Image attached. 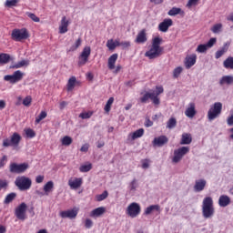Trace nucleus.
Listing matches in <instances>:
<instances>
[{
	"instance_id": "nucleus-1",
	"label": "nucleus",
	"mask_w": 233,
	"mask_h": 233,
	"mask_svg": "<svg viewBox=\"0 0 233 233\" xmlns=\"http://www.w3.org/2000/svg\"><path fill=\"white\" fill-rule=\"evenodd\" d=\"M161 43H163V38L159 36L153 38L150 49L145 53L146 57H148V59H157L163 54Z\"/></svg>"
},
{
	"instance_id": "nucleus-2",
	"label": "nucleus",
	"mask_w": 233,
	"mask_h": 233,
	"mask_svg": "<svg viewBox=\"0 0 233 233\" xmlns=\"http://www.w3.org/2000/svg\"><path fill=\"white\" fill-rule=\"evenodd\" d=\"M216 209L214 208V200L212 197H206L202 201V216L205 219H210L214 218Z\"/></svg>"
},
{
	"instance_id": "nucleus-3",
	"label": "nucleus",
	"mask_w": 233,
	"mask_h": 233,
	"mask_svg": "<svg viewBox=\"0 0 233 233\" xmlns=\"http://www.w3.org/2000/svg\"><path fill=\"white\" fill-rule=\"evenodd\" d=\"M223 110V104L221 102H216L212 105L208 111V119L209 121H214V119L221 116V111Z\"/></svg>"
},
{
	"instance_id": "nucleus-4",
	"label": "nucleus",
	"mask_w": 233,
	"mask_h": 233,
	"mask_svg": "<svg viewBox=\"0 0 233 233\" xmlns=\"http://www.w3.org/2000/svg\"><path fill=\"white\" fill-rule=\"evenodd\" d=\"M15 184L19 190H29V188L32 187V179L25 176L18 177H16Z\"/></svg>"
},
{
	"instance_id": "nucleus-5",
	"label": "nucleus",
	"mask_w": 233,
	"mask_h": 233,
	"mask_svg": "<svg viewBox=\"0 0 233 233\" xmlns=\"http://www.w3.org/2000/svg\"><path fill=\"white\" fill-rule=\"evenodd\" d=\"M11 37L13 41H25V39H28V37H30V35L26 28L14 29L12 31Z\"/></svg>"
},
{
	"instance_id": "nucleus-6",
	"label": "nucleus",
	"mask_w": 233,
	"mask_h": 233,
	"mask_svg": "<svg viewBox=\"0 0 233 233\" xmlns=\"http://www.w3.org/2000/svg\"><path fill=\"white\" fill-rule=\"evenodd\" d=\"M190 152V147H181L177 149L174 150V156L172 157V163L177 164L187 154Z\"/></svg>"
},
{
	"instance_id": "nucleus-7",
	"label": "nucleus",
	"mask_w": 233,
	"mask_h": 233,
	"mask_svg": "<svg viewBox=\"0 0 233 233\" xmlns=\"http://www.w3.org/2000/svg\"><path fill=\"white\" fill-rule=\"evenodd\" d=\"M126 214L129 216V218H137V216L141 214V205L137 202H132L127 206Z\"/></svg>"
},
{
	"instance_id": "nucleus-8",
	"label": "nucleus",
	"mask_w": 233,
	"mask_h": 233,
	"mask_svg": "<svg viewBox=\"0 0 233 233\" xmlns=\"http://www.w3.org/2000/svg\"><path fill=\"white\" fill-rule=\"evenodd\" d=\"M29 167L30 166L28 165V163H11L9 166V170L11 174H25V172L28 170Z\"/></svg>"
},
{
	"instance_id": "nucleus-9",
	"label": "nucleus",
	"mask_w": 233,
	"mask_h": 233,
	"mask_svg": "<svg viewBox=\"0 0 233 233\" xmlns=\"http://www.w3.org/2000/svg\"><path fill=\"white\" fill-rule=\"evenodd\" d=\"M23 77H25V73L21 72V70L15 71L13 75H6L4 76V81H8L11 85H15V83H19V81H23Z\"/></svg>"
},
{
	"instance_id": "nucleus-10",
	"label": "nucleus",
	"mask_w": 233,
	"mask_h": 233,
	"mask_svg": "<svg viewBox=\"0 0 233 233\" xmlns=\"http://www.w3.org/2000/svg\"><path fill=\"white\" fill-rule=\"evenodd\" d=\"M19 143H21V135L14 133L11 136V138H5L3 140V147H19Z\"/></svg>"
},
{
	"instance_id": "nucleus-11",
	"label": "nucleus",
	"mask_w": 233,
	"mask_h": 233,
	"mask_svg": "<svg viewBox=\"0 0 233 233\" xmlns=\"http://www.w3.org/2000/svg\"><path fill=\"white\" fill-rule=\"evenodd\" d=\"M26 203L22 202L15 209V216L17 218V219H21L22 221H25L26 218Z\"/></svg>"
},
{
	"instance_id": "nucleus-12",
	"label": "nucleus",
	"mask_w": 233,
	"mask_h": 233,
	"mask_svg": "<svg viewBox=\"0 0 233 233\" xmlns=\"http://www.w3.org/2000/svg\"><path fill=\"white\" fill-rule=\"evenodd\" d=\"M90 54H92V49L90 46L84 47L82 53L79 56L78 65L81 66L83 65H86L88 63V58L90 57Z\"/></svg>"
},
{
	"instance_id": "nucleus-13",
	"label": "nucleus",
	"mask_w": 233,
	"mask_h": 233,
	"mask_svg": "<svg viewBox=\"0 0 233 233\" xmlns=\"http://www.w3.org/2000/svg\"><path fill=\"white\" fill-rule=\"evenodd\" d=\"M67 184L71 190H77V188H81L83 185V177H71Z\"/></svg>"
},
{
	"instance_id": "nucleus-14",
	"label": "nucleus",
	"mask_w": 233,
	"mask_h": 233,
	"mask_svg": "<svg viewBox=\"0 0 233 233\" xmlns=\"http://www.w3.org/2000/svg\"><path fill=\"white\" fill-rule=\"evenodd\" d=\"M207 187V180L204 178L197 179L193 187L194 192H203Z\"/></svg>"
},
{
	"instance_id": "nucleus-15",
	"label": "nucleus",
	"mask_w": 233,
	"mask_h": 233,
	"mask_svg": "<svg viewBox=\"0 0 233 233\" xmlns=\"http://www.w3.org/2000/svg\"><path fill=\"white\" fill-rule=\"evenodd\" d=\"M198 59V56L196 54H192L189 56H187L184 61V65L186 68L188 70L196 65V61Z\"/></svg>"
},
{
	"instance_id": "nucleus-16",
	"label": "nucleus",
	"mask_w": 233,
	"mask_h": 233,
	"mask_svg": "<svg viewBox=\"0 0 233 233\" xmlns=\"http://www.w3.org/2000/svg\"><path fill=\"white\" fill-rule=\"evenodd\" d=\"M152 143L153 147H164V145H167V143H168V137L162 135L155 137Z\"/></svg>"
},
{
	"instance_id": "nucleus-17",
	"label": "nucleus",
	"mask_w": 233,
	"mask_h": 233,
	"mask_svg": "<svg viewBox=\"0 0 233 233\" xmlns=\"http://www.w3.org/2000/svg\"><path fill=\"white\" fill-rule=\"evenodd\" d=\"M173 22L170 18H166L158 25V30L159 32H168V28L172 26Z\"/></svg>"
},
{
	"instance_id": "nucleus-18",
	"label": "nucleus",
	"mask_w": 233,
	"mask_h": 233,
	"mask_svg": "<svg viewBox=\"0 0 233 233\" xmlns=\"http://www.w3.org/2000/svg\"><path fill=\"white\" fill-rule=\"evenodd\" d=\"M60 218H68L69 219H75V218H77V209H68L66 211H62L60 212Z\"/></svg>"
},
{
	"instance_id": "nucleus-19",
	"label": "nucleus",
	"mask_w": 233,
	"mask_h": 233,
	"mask_svg": "<svg viewBox=\"0 0 233 233\" xmlns=\"http://www.w3.org/2000/svg\"><path fill=\"white\" fill-rule=\"evenodd\" d=\"M29 66H30V60L22 59L19 62L11 65L10 68L13 69V70H17L19 68H25V67Z\"/></svg>"
},
{
	"instance_id": "nucleus-20",
	"label": "nucleus",
	"mask_w": 233,
	"mask_h": 233,
	"mask_svg": "<svg viewBox=\"0 0 233 233\" xmlns=\"http://www.w3.org/2000/svg\"><path fill=\"white\" fill-rule=\"evenodd\" d=\"M185 116L192 119L194 116H196V104L194 102H190L185 111Z\"/></svg>"
},
{
	"instance_id": "nucleus-21",
	"label": "nucleus",
	"mask_w": 233,
	"mask_h": 233,
	"mask_svg": "<svg viewBox=\"0 0 233 233\" xmlns=\"http://www.w3.org/2000/svg\"><path fill=\"white\" fill-rule=\"evenodd\" d=\"M70 25V21L66 19V16H63L60 21L59 25V34H66L68 32V25Z\"/></svg>"
},
{
	"instance_id": "nucleus-22",
	"label": "nucleus",
	"mask_w": 233,
	"mask_h": 233,
	"mask_svg": "<svg viewBox=\"0 0 233 233\" xmlns=\"http://www.w3.org/2000/svg\"><path fill=\"white\" fill-rule=\"evenodd\" d=\"M230 43L227 42L215 53V59H219L222 56H225L228 52Z\"/></svg>"
},
{
	"instance_id": "nucleus-23",
	"label": "nucleus",
	"mask_w": 233,
	"mask_h": 233,
	"mask_svg": "<svg viewBox=\"0 0 233 233\" xmlns=\"http://www.w3.org/2000/svg\"><path fill=\"white\" fill-rule=\"evenodd\" d=\"M145 134V129L140 128L133 133H130L127 136V141H135V139H138V137H143Z\"/></svg>"
},
{
	"instance_id": "nucleus-24",
	"label": "nucleus",
	"mask_w": 233,
	"mask_h": 233,
	"mask_svg": "<svg viewBox=\"0 0 233 233\" xmlns=\"http://www.w3.org/2000/svg\"><path fill=\"white\" fill-rule=\"evenodd\" d=\"M106 208L104 207L96 208L90 212V218H100L106 212Z\"/></svg>"
},
{
	"instance_id": "nucleus-25",
	"label": "nucleus",
	"mask_w": 233,
	"mask_h": 233,
	"mask_svg": "<svg viewBox=\"0 0 233 233\" xmlns=\"http://www.w3.org/2000/svg\"><path fill=\"white\" fill-rule=\"evenodd\" d=\"M218 205L219 207H228L230 205V197L227 195H221L218 198Z\"/></svg>"
},
{
	"instance_id": "nucleus-26",
	"label": "nucleus",
	"mask_w": 233,
	"mask_h": 233,
	"mask_svg": "<svg viewBox=\"0 0 233 233\" xmlns=\"http://www.w3.org/2000/svg\"><path fill=\"white\" fill-rule=\"evenodd\" d=\"M117 54H113L111 56H109L107 60V66L109 70H114V68H116V61H117Z\"/></svg>"
},
{
	"instance_id": "nucleus-27",
	"label": "nucleus",
	"mask_w": 233,
	"mask_h": 233,
	"mask_svg": "<svg viewBox=\"0 0 233 233\" xmlns=\"http://www.w3.org/2000/svg\"><path fill=\"white\" fill-rule=\"evenodd\" d=\"M192 143V135L188 133L182 134L180 145H190Z\"/></svg>"
},
{
	"instance_id": "nucleus-28",
	"label": "nucleus",
	"mask_w": 233,
	"mask_h": 233,
	"mask_svg": "<svg viewBox=\"0 0 233 233\" xmlns=\"http://www.w3.org/2000/svg\"><path fill=\"white\" fill-rule=\"evenodd\" d=\"M154 210L159 212V210H161V207H159V205H151L147 207L144 211V216H150V214L154 212Z\"/></svg>"
},
{
	"instance_id": "nucleus-29",
	"label": "nucleus",
	"mask_w": 233,
	"mask_h": 233,
	"mask_svg": "<svg viewBox=\"0 0 233 233\" xmlns=\"http://www.w3.org/2000/svg\"><path fill=\"white\" fill-rule=\"evenodd\" d=\"M233 83V76H224L219 80V86H223V85H232Z\"/></svg>"
},
{
	"instance_id": "nucleus-30",
	"label": "nucleus",
	"mask_w": 233,
	"mask_h": 233,
	"mask_svg": "<svg viewBox=\"0 0 233 233\" xmlns=\"http://www.w3.org/2000/svg\"><path fill=\"white\" fill-rule=\"evenodd\" d=\"M223 66L227 70H233V56H228L224 62Z\"/></svg>"
},
{
	"instance_id": "nucleus-31",
	"label": "nucleus",
	"mask_w": 233,
	"mask_h": 233,
	"mask_svg": "<svg viewBox=\"0 0 233 233\" xmlns=\"http://www.w3.org/2000/svg\"><path fill=\"white\" fill-rule=\"evenodd\" d=\"M11 56L9 54L2 53L0 54V65H8L10 63Z\"/></svg>"
},
{
	"instance_id": "nucleus-32",
	"label": "nucleus",
	"mask_w": 233,
	"mask_h": 233,
	"mask_svg": "<svg viewBox=\"0 0 233 233\" xmlns=\"http://www.w3.org/2000/svg\"><path fill=\"white\" fill-rule=\"evenodd\" d=\"M76 76H71L68 79L67 82V92H72V90H74V88L76 87Z\"/></svg>"
},
{
	"instance_id": "nucleus-33",
	"label": "nucleus",
	"mask_w": 233,
	"mask_h": 233,
	"mask_svg": "<svg viewBox=\"0 0 233 233\" xmlns=\"http://www.w3.org/2000/svg\"><path fill=\"white\" fill-rule=\"evenodd\" d=\"M136 42L140 44L147 43V33L145 32V30H142L140 33H138Z\"/></svg>"
},
{
	"instance_id": "nucleus-34",
	"label": "nucleus",
	"mask_w": 233,
	"mask_h": 233,
	"mask_svg": "<svg viewBox=\"0 0 233 233\" xmlns=\"http://www.w3.org/2000/svg\"><path fill=\"white\" fill-rule=\"evenodd\" d=\"M54 189V182L53 181H48L45 186H44V192L46 196H48L50 192Z\"/></svg>"
},
{
	"instance_id": "nucleus-35",
	"label": "nucleus",
	"mask_w": 233,
	"mask_h": 233,
	"mask_svg": "<svg viewBox=\"0 0 233 233\" xmlns=\"http://www.w3.org/2000/svg\"><path fill=\"white\" fill-rule=\"evenodd\" d=\"M15 198H17V194H15V193L8 194L4 200L5 205H8V204L12 203V201H14L15 199Z\"/></svg>"
},
{
	"instance_id": "nucleus-36",
	"label": "nucleus",
	"mask_w": 233,
	"mask_h": 233,
	"mask_svg": "<svg viewBox=\"0 0 233 233\" xmlns=\"http://www.w3.org/2000/svg\"><path fill=\"white\" fill-rule=\"evenodd\" d=\"M73 139L72 137L69 136H65L62 139H61V143L63 145V147H70L71 143H73Z\"/></svg>"
},
{
	"instance_id": "nucleus-37",
	"label": "nucleus",
	"mask_w": 233,
	"mask_h": 233,
	"mask_svg": "<svg viewBox=\"0 0 233 233\" xmlns=\"http://www.w3.org/2000/svg\"><path fill=\"white\" fill-rule=\"evenodd\" d=\"M177 125V120H176V118L174 117H171L167 122V128H169V130H172V128H176Z\"/></svg>"
},
{
	"instance_id": "nucleus-38",
	"label": "nucleus",
	"mask_w": 233,
	"mask_h": 233,
	"mask_svg": "<svg viewBox=\"0 0 233 233\" xmlns=\"http://www.w3.org/2000/svg\"><path fill=\"white\" fill-rule=\"evenodd\" d=\"M79 170L82 173L90 172L92 170V164L91 163L84 164L80 166Z\"/></svg>"
},
{
	"instance_id": "nucleus-39",
	"label": "nucleus",
	"mask_w": 233,
	"mask_h": 233,
	"mask_svg": "<svg viewBox=\"0 0 233 233\" xmlns=\"http://www.w3.org/2000/svg\"><path fill=\"white\" fill-rule=\"evenodd\" d=\"M153 92H146L143 96L140 97V102L142 103H148V99L152 98Z\"/></svg>"
},
{
	"instance_id": "nucleus-40",
	"label": "nucleus",
	"mask_w": 233,
	"mask_h": 233,
	"mask_svg": "<svg viewBox=\"0 0 233 233\" xmlns=\"http://www.w3.org/2000/svg\"><path fill=\"white\" fill-rule=\"evenodd\" d=\"M112 105H114V97H109V99L107 100L105 107H104V110L105 112L108 113L110 112V108H112Z\"/></svg>"
},
{
	"instance_id": "nucleus-41",
	"label": "nucleus",
	"mask_w": 233,
	"mask_h": 233,
	"mask_svg": "<svg viewBox=\"0 0 233 233\" xmlns=\"http://www.w3.org/2000/svg\"><path fill=\"white\" fill-rule=\"evenodd\" d=\"M182 10L179 7H173L168 11V15L171 16L178 15V14H181Z\"/></svg>"
},
{
	"instance_id": "nucleus-42",
	"label": "nucleus",
	"mask_w": 233,
	"mask_h": 233,
	"mask_svg": "<svg viewBox=\"0 0 233 233\" xmlns=\"http://www.w3.org/2000/svg\"><path fill=\"white\" fill-rule=\"evenodd\" d=\"M107 198H108V191L106 190L104 191L102 194L96 196V201H105V199H106Z\"/></svg>"
},
{
	"instance_id": "nucleus-43",
	"label": "nucleus",
	"mask_w": 233,
	"mask_h": 233,
	"mask_svg": "<svg viewBox=\"0 0 233 233\" xmlns=\"http://www.w3.org/2000/svg\"><path fill=\"white\" fill-rule=\"evenodd\" d=\"M138 184H137V179L134 178L130 184H129V190L131 192H136V190L137 189Z\"/></svg>"
},
{
	"instance_id": "nucleus-44",
	"label": "nucleus",
	"mask_w": 233,
	"mask_h": 233,
	"mask_svg": "<svg viewBox=\"0 0 233 233\" xmlns=\"http://www.w3.org/2000/svg\"><path fill=\"white\" fill-rule=\"evenodd\" d=\"M208 50V47H207L206 44H200L198 46L196 52H198V54H205Z\"/></svg>"
},
{
	"instance_id": "nucleus-45",
	"label": "nucleus",
	"mask_w": 233,
	"mask_h": 233,
	"mask_svg": "<svg viewBox=\"0 0 233 233\" xmlns=\"http://www.w3.org/2000/svg\"><path fill=\"white\" fill-rule=\"evenodd\" d=\"M222 28H223L222 24H216L212 26L211 32H213V34H219V32H221Z\"/></svg>"
},
{
	"instance_id": "nucleus-46",
	"label": "nucleus",
	"mask_w": 233,
	"mask_h": 233,
	"mask_svg": "<svg viewBox=\"0 0 233 233\" xmlns=\"http://www.w3.org/2000/svg\"><path fill=\"white\" fill-rule=\"evenodd\" d=\"M46 116H47L46 111H41V113L35 118L36 125H38V123H41V121H43V119H45Z\"/></svg>"
},
{
	"instance_id": "nucleus-47",
	"label": "nucleus",
	"mask_w": 233,
	"mask_h": 233,
	"mask_svg": "<svg viewBox=\"0 0 233 233\" xmlns=\"http://www.w3.org/2000/svg\"><path fill=\"white\" fill-rule=\"evenodd\" d=\"M25 132L26 137H29V139L34 138V137L35 136V131H34V129L32 128L25 129Z\"/></svg>"
},
{
	"instance_id": "nucleus-48",
	"label": "nucleus",
	"mask_w": 233,
	"mask_h": 233,
	"mask_svg": "<svg viewBox=\"0 0 233 233\" xmlns=\"http://www.w3.org/2000/svg\"><path fill=\"white\" fill-rule=\"evenodd\" d=\"M26 15L27 17L32 19L35 23H39V21H41V19L37 15H35V14L34 13L27 12Z\"/></svg>"
},
{
	"instance_id": "nucleus-49",
	"label": "nucleus",
	"mask_w": 233,
	"mask_h": 233,
	"mask_svg": "<svg viewBox=\"0 0 233 233\" xmlns=\"http://www.w3.org/2000/svg\"><path fill=\"white\" fill-rule=\"evenodd\" d=\"M181 72H183V67L181 66L176 67L173 71V77L177 79V77H179V76H181Z\"/></svg>"
},
{
	"instance_id": "nucleus-50",
	"label": "nucleus",
	"mask_w": 233,
	"mask_h": 233,
	"mask_svg": "<svg viewBox=\"0 0 233 233\" xmlns=\"http://www.w3.org/2000/svg\"><path fill=\"white\" fill-rule=\"evenodd\" d=\"M141 164H142V168L144 170H147V168L150 167V159H148V158L142 159Z\"/></svg>"
},
{
	"instance_id": "nucleus-51",
	"label": "nucleus",
	"mask_w": 233,
	"mask_h": 233,
	"mask_svg": "<svg viewBox=\"0 0 233 233\" xmlns=\"http://www.w3.org/2000/svg\"><path fill=\"white\" fill-rule=\"evenodd\" d=\"M81 46V38H78L75 45H73L71 47H70V52H74V50H77V48H79Z\"/></svg>"
},
{
	"instance_id": "nucleus-52",
	"label": "nucleus",
	"mask_w": 233,
	"mask_h": 233,
	"mask_svg": "<svg viewBox=\"0 0 233 233\" xmlns=\"http://www.w3.org/2000/svg\"><path fill=\"white\" fill-rule=\"evenodd\" d=\"M81 119H90L92 117V112H84L79 115Z\"/></svg>"
},
{
	"instance_id": "nucleus-53",
	"label": "nucleus",
	"mask_w": 233,
	"mask_h": 233,
	"mask_svg": "<svg viewBox=\"0 0 233 233\" xmlns=\"http://www.w3.org/2000/svg\"><path fill=\"white\" fill-rule=\"evenodd\" d=\"M151 101H153V104L155 105H159V103H161L159 97L157 96L156 92H153V95H151Z\"/></svg>"
},
{
	"instance_id": "nucleus-54",
	"label": "nucleus",
	"mask_w": 233,
	"mask_h": 233,
	"mask_svg": "<svg viewBox=\"0 0 233 233\" xmlns=\"http://www.w3.org/2000/svg\"><path fill=\"white\" fill-rule=\"evenodd\" d=\"M106 46L109 50H116V45L114 39H110L106 42Z\"/></svg>"
},
{
	"instance_id": "nucleus-55",
	"label": "nucleus",
	"mask_w": 233,
	"mask_h": 233,
	"mask_svg": "<svg viewBox=\"0 0 233 233\" xmlns=\"http://www.w3.org/2000/svg\"><path fill=\"white\" fill-rule=\"evenodd\" d=\"M31 103H32V96H26V97L24 98V100H23V105H24L25 106H30Z\"/></svg>"
},
{
	"instance_id": "nucleus-56",
	"label": "nucleus",
	"mask_w": 233,
	"mask_h": 233,
	"mask_svg": "<svg viewBox=\"0 0 233 233\" xmlns=\"http://www.w3.org/2000/svg\"><path fill=\"white\" fill-rule=\"evenodd\" d=\"M198 2H199V0H188V2L187 4V7L192 8V6H197Z\"/></svg>"
},
{
	"instance_id": "nucleus-57",
	"label": "nucleus",
	"mask_w": 233,
	"mask_h": 233,
	"mask_svg": "<svg viewBox=\"0 0 233 233\" xmlns=\"http://www.w3.org/2000/svg\"><path fill=\"white\" fill-rule=\"evenodd\" d=\"M216 41L217 39L216 38H210L208 43L206 44V46L208 48H212V46H214V45H216Z\"/></svg>"
},
{
	"instance_id": "nucleus-58",
	"label": "nucleus",
	"mask_w": 233,
	"mask_h": 233,
	"mask_svg": "<svg viewBox=\"0 0 233 233\" xmlns=\"http://www.w3.org/2000/svg\"><path fill=\"white\" fill-rule=\"evenodd\" d=\"M93 226H94V222L92 221V219L86 218L85 221L86 228H92Z\"/></svg>"
},
{
	"instance_id": "nucleus-59",
	"label": "nucleus",
	"mask_w": 233,
	"mask_h": 233,
	"mask_svg": "<svg viewBox=\"0 0 233 233\" xmlns=\"http://www.w3.org/2000/svg\"><path fill=\"white\" fill-rule=\"evenodd\" d=\"M17 5V0H6L5 6H15Z\"/></svg>"
},
{
	"instance_id": "nucleus-60",
	"label": "nucleus",
	"mask_w": 233,
	"mask_h": 233,
	"mask_svg": "<svg viewBox=\"0 0 233 233\" xmlns=\"http://www.w3.org/2000/svg\"><path fill=\"white\" fill-rule=\"evenodd\" d=\"M8 187V183L6 180L0 179V190H3V188H6Z\"/></svg>"
},
{
	"instance_id": "nucleus-61",
	"label": "nucleus",
	"mask_w": 233,
	"mask_h": 233,
	"mask_svg": "<svg viewBox=\"0 0 233 233\" xmlns=\"http://www.w3.org/2000/svg\"><path fill=\"white\" fill-rule=\"evenodd\" d=\"M165 90L163 89V86H157V91L155 92V96H158L160 94H163Z\"/></svg>"
},
{
	"instance_id": "nucleus-62",
	"label": "nucleus",
	"mask_w": 233,
	"mask_h": 233,
	"mask_svg": "<svg viewBox=\"0 0 233 233\" xmlns=\"http://www.w3.org/2000/svg\"><path fill=\"white\" fill-rule=\"evenodd\" d=\"M43 181H45V176L39 175L35 177V183H43Z\"/></svg>"
},
{
	"instance_id": "nucleus-63",
	"label": "nucleus",
	"mask_w": 233,
	"mask_h": 233,
	"mask_svg": "<svg viewBox=\"0 0 233 233\" xmlns=\"http://www.w3.org/2000/svg\"><path fill=\"white\" fill-rule=\"evenodd\" d=\"M89 146L88 144H85L81 147L80 152H88Z\"/></svg>"
},
{
	"instance_id": "nucleus-64",
	"label": "nucleus",
	"mask_w": 233,
	"mask_h": 233,
	"mask_svg": "<svg viewBox=\"0 0 233 233\" xmlns=\"http://www.w3.org/2000/svg\"><path fill=\"white\" fill-rule=\"evenodd\" d=\"M227 123H228V127H232V125H233V115L231 116L228 117Z\"/></svg>"
}]
</instances>
